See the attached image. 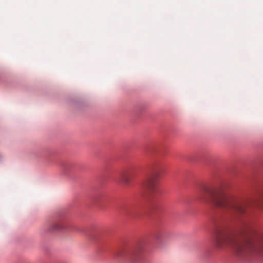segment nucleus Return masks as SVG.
<instances>
[{
	"instance_id": "obj_5",
	"label": "nucleus",
	"mask_w": 263,
	"mask_h": 263,
	"mask_svg": "<svg viewBox=\"0 0 263 263\" xmlns=\"http://www.w3.org/2000/svg\"><path fill=\"white\" fill-rule=\"evenodd\" d=\"M51 229L52 231H61L68 229H73L74 231H78L79 229L76 227L70 228L68 227V221L65 218H62L53 222L51 225Z\"/></svg>"
},
{
	"instance_id": "obj_4",
	"label": "nucleus",
	"mask_w": 263,
	"mask_h": 263,
	"mask_svg": "<svg viewBox=\"0 0 263 263\" xmlns=\"http://www.w3.org/2000/svg\"><path fill=\"white\" fill-rule=\"evenodd\" d=\"M51 229L52 231H61L68 229H73L74 231H78L79 229L76 227L70 228L68 227V221L65 218H62L53 222L51 225Z\"/></svg>"
},
{
	"instance_id": "obj_2",
	"label": "nucleus",
	"mask_w": 263,
	"mask_h": 263,
	"mask_svg": "<svg viewBox=\"0 0 263 263\" xmlns=\"http://www.w3.org/2000/svg\"><path fill=\"white\" fill-rule=\"evenodd\" d=\"M199 200L211 206L217 208L223 212L231 215L245 213L247 203L235 197L226 195L221 190H212L204 187L199 194Z\"/></svg>"
},
{
	"instance_id": "obj_6",
	"label": "nucleus",
	"mask_w": 263,
	"mask_h": 263,
	"mask_svg": "<svg viewBox=\"0 0 263 263\" xmlns=\"http://www.w3.org/2000/svg\"><path fill=\"white\" fill-rule=\"evenodd\" d=\"M159 177V175L158 174H153L145 182V187L151 193H154L156 192Z\"/></svg>"
},
{
	"instance_id": "obj_7",
	"label": "nucleus",
	"mask_w": 263,
	"mask_h": 263,
	"mask_svg": "<svg viewBox=\"0 0 263 263\" xmlns=\"http://www.w3.org/2000/svg\"><path fill=\"white\" fill-rule=\"evenodd\" d=\"M133 175L131 173H129L128 175L126 174H123L121 175V181L125 184H127L130 182L132 180Z\"/></svg>"
},
{
	"instance_id": "obj_8",
	"label": "nucleus",
	"mask_w": 263,
	"mask_h": 263,
	"mask_svg": "<svg viewBox=\"0 0 263 263\" xmlns=\"http://www.w3.org/2000/svg\"><path fill=\"white\" fill-rule=\"evenodd\" d=\"M155 238L158 243H161L162 242L163 239H162V234L161 233H159L155 234Z\"/></svg>"
},
{
	"instance_id": "obj_3",
	"label": "nucleus",
	"mask_w": 263,
	"mask_h": 263,
	"mask_svg": "<svg viewBox=\"0 0 263 263\" xmlns=\"http://www.w3.org/2000/svg\"><path fill=\"white\" fill-rule=\"evenodd\" d=\"M145 242H138L134 247H125L118 250L116 256L122 259L127 260L130 263H137L140 255L144 251Z\"/></svg>"
},
{
	"instance_id": "obj_1",
	"label": "nucleus",
	"mask_w": 263,
	"mask_h": 263,
	"mask_svg": "<svg viewBox=\"0 0 263 263\" xmlns=\"http://www.w3.org/2000/svg\"><path fill=\"white\" fill-rule=\"evenodd\" d=\"M213 240L217 247L231 248L239 258L263 257V243L240 240L236 235L223 228L215 230Z\"/></svg>"
}]
</instances>
